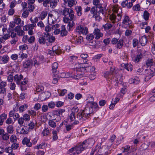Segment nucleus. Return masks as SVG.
<instances>
[{"instance_id": "obj_41", "label": "nucleus", "mask_w": 155, "mask_h": 155, "mask_svg": "<svg viewBox=\"0 0 155 155\" xmlns=\"http://www.w3.org/2000/svg\"><path fill=\"white\" fill-rule=\"evenodd\" d=\"M28 105L26 104L21 105L19 108V111L20 112H22L26 110L28 108Z\"/></svg>"}, {"instance_id": "obj_62", "label": "nucleus", "mask_w": 155, "mask_h": 155, "mask_svg": "<svg viewBox=\"0 0 155 155\" xmlns=\"http://www.w3.org/2000/svg\"><path fill=\"white\" fill-rule=\"evenodd\" d=\"M28 113L29 114L31 115L33 117L36 116L37 115L36 112L33 110H28Z\"/></svg>"}, {"instance_id": "obj_50", "label": "nucleus", "mask_w": 155, "mask_h": 155, "mask_svg": "<svg viewBox=\"0 0 155 155\" xmlns=\"http://www.w3.org/2000/svg\"><path fill=\"white\" fill-rule=\"evenodd\" d=\"M154 63L153 62L152 59H148L146 63V65L147 66L150 67L153 65Z\"/></svg>"}, {"instance_id": "obj_14", "label": "nucleus", "mask_w": 155, "mask_h": 155, "mask_svg": "<svg viewBox=\"0 0 155 155\" xmlns=\"http://www.w3.org/2000/svg\"><path fill=\"white\" fill-rule=\"evenodd\" d=\"M93 34L96 39H99L101 37H102L103 35V34L101 32L100 30L98 28H95L94 29Z\"/></svg>"}, {"instance_id": "obj_4", "label": "nucleus", "mask_w": 155, "mask_h": 155, "mask_svg": "<svg viewBox=\"0 0 155 155\" xmlns=\"http://www.w3.org/2000/svg\"><path fill=\"white\" fill-rule=\"evenodd\" d=\"M86 147V146L83 144L82 143L81 144L78 145L74 147H73L69 149L68 152L71 153L73 152V155H77L81 153Z\"/></svg>"}, {"instance_id": "obj_28", "label": "nucleus", "mask_w": 155, "mask_h": 155, "mask_svg": "<svg viewBox=\"0 0 155 155\" xmlns=\"http://www.w3.org/2000/svg\"><path fill=\"white\" fill-rule=\"evenodd\" d=\"M140 42L142 45L144 46L146 45L147 42V37L145 35L142 36L140 38Z\"/></svg>"}, {"instance_id": "obj_38", "label": "nucleus", "mask_w": 155, "mask_h": 155, "mask_svg": "<svg viewBox=\"0 0 155 155\" xmlns=\"http://www.w3.org/2000/svg\"><path fill=\"white\" fill-rule=\"evenodd\" d=\"M53 120L52 119L49 120L48 122V124L49 126L51 127L55 128L56 126V124L55 122V121Z\"/></svg>"}, {"instance_id": "obj_48", "label": "nucleus", "mask_w": 155, "mask_h": 155, "mask_svg": "<svg viewBox=\"0 0 155 155\" xmlns=\"http://www.w3.org/2000/svg\"><path fill=\"white\" fill-rule=\"evenodd\" d=\"M8 134H12L13 132V128L12 126L9 125L6 128Z\"/></svg>"}, {"instance_id": "obj_10", "label": "nucleus", "mask_w": 155, "mask_h": 155, "mask_svg": "<svg viewBox=\"0 0 155 155\" xmlns=\"http://www.w3.org/2000/svg\"><path fill=\"white\" fill-rule=\"evenodd\" d=\"M123 81L122 77L118 74H117L115 77H113L111 83L115 85H117L118 84H121Z\"/></svg>"}, {"instance_id": "obj_54", "label": "nucleus", "mask_w": 155, "mask_h": 155, "mask_svg": "<svg viewBox=\"0 0 155 155\" xmlns=\"http://www.w3.org/2000/svg\"><path fill=\"white\" fill-rule=\"evenodd\" d=\"M37 59L40 64H41L45 61L44 56L42 55L38 56Z\"/></svg>"}, {"instance_id": "obj_35", "label": "nucleus", "mask_w": 155, "mask_h": 155, "mask_svg": "<svg viewBox=\"0 0 155 155\" xmlns=\"http://www.w3.org/2000/svg\"><path fill=\"white\" fill-rule=\"evenodd\" d=\"M58 67V64L57 62H54L52 65V71L53 73H58L56 70Z\"/></svg>"}, {"instance_id": "obj_33", "label": "nucleus", "mask_w": 155, "mask_h": 155, "mask_svg": "<svg viewBox=\"0 0 155 155\" xmlns=\"http://www.w3.org/2000/svg\"><path fill=\"white\" fill-rule=\"evenodd\" d=\"M52 75L53 79L52 83L53 84H56L57 83L58 80L59 79V75H58V73L55 74V73H53Z\"/></svg>"}, {"instance_id": "obj_9", "label": "nucleus", "mask_w": 155, "mask_h": 155, "mask_svg": "<svg viewBox=\"0 0 155 155\" xmlns=\"http://www.w3.org/2000/svg\"><path fill=\"white\" fill-rule=\"evenodd\" d=\"M76 31L80 34L86 35L88 32V28L85 26H78L76 29Z\"/></svg>"}, {"instance_id": "obj_57", "label": "nucleus", "mask_w": 155, "mask_h": 155, "mask_svg": "<svg viewBox=\"0 0 155 155\" xmlns=\"http://www.w3.org/2000/svg\"><path fill=\"white\" fill-rule=\"evenodd\" d=\"M149 15L150 14L148 12L145 11L143 12V18L146 20H148L149 18Z\"/></svg>"}, {"instance_id": "obj_11", "label": "nucleus", "mask_w": 155, "mask_h": 155, "mask_svg": "<svg viewBox=\"0 0 155 155\" xmlns=\"http://www.w3.org/2000/svg\"><path fill=\"white\" fill-rule=\"evenodd\" d=\"M131 23V21L130 19L128 16H126L122 22V26L125 28L129 27L131 28L132 26L130 25Z\"/></svg>"}, {"instance_id": "obj_30", "label": "nucleus", "mask_w": 155, "mask_h": 155, "mask_svg": "<svg viewBox=\"0 0 155 155\" xmlns=\"http://www.w3.org/2000/svg\"><path fill=\"white\" fill-rule=\"evenodd\" d=\"M121 65L128 71H131L132 70V66L130 64L123 63Z\"/></svg>"}, {"instance_id": "obj_29", "label": "nucleus", "mask_w": 155, "mask_h": 155, "mask_svg": "<svg viewBox=\"0 0 155 155\" xmlns=\"http://www.w3.org/2000/svg\"><path fill=\"white\" fill-rule=\"evenodd\" d=\"M90 107H91L94 110V112L95 111H96V109H97L98 108V105L95 102H93V103H91V104H89V105H88Z\"/></svg>"}, {"instance_id": "obj_22", "label": "nucleus", "mask_w": 155, "mask_h": 155, "mask_svg": "<svg viewBox=\"0 0 155 155\" xmlns=\"http://www.w3.org/2000/svg\"><path fill=\"white\" fill-rule=\"evenodd\" d=\"M94 143V140L92 138H90L85 140L82 143L83 144L86 146L87 147L88 145H92Z\"/></svg>"}, {"instance_id": "obj_25", "label": "nucleus", "mask_w": 155, "mask_h": 155, "mask_svg": "<svg viewBox=\"0 0 155 155\" xmlns=\"http://www.w3.org/2000/svg\"><path fill=\"white\" fill-rule=\"evenodd\" d=\"M23 77L21 74L15 75L14 77V80L15 81L17 84L19 85L20 84V81L23 78Z\"/></svg>"}, {"instance_id": "obj_24", "label": "nucleus", "mask_w": 155, "mask_h": 155, "mask_svg": "<svg viewBox=\"0 0 155 155\" xmlns=\"http://www.w3.org/2000/svg\"><path fill=\"white\" fill-rule=\"evenodd\" d=\"M103 76L107 80H111L112 79V75L110 72L108 71H104L103 73Z\"/></svg>"}, {"instance_id": "obj_56", "label": "nucleus", "mask_w": 155, "mask_h": 155, "mask_svg": "<svg viewBox=\"0 0 155 155\" xmlns=\"http://www.w3.org/2000/svg\"><path fill=\"white\" fill-rule=\"evenodd\" d=\"M28 9L27 10L29 12H33L35 8L34 5H28Z\"/></svg>"}, {"instance_id": "obj_3", "label": "nucleus", "mask_w": 155, "mask_h": 155, "mask_svg": "<svg viewBox=\"0 0 155 155\" xmlns=\"http://www.w3.org/2000/svg\"><path fill=\"white\" fill-rule=\"evenodd\" d=\"M55 38L50 35L48 33H45L44 35H41L38 39L39 42L41 44H47L48 42L52 43L54 41Z\"/></svg>"}, {"instance_id": "obj_32", "label": "nucleus", "mask_w": 155, "mask_h": 155, "mask_svg": "<svg viewBox=\"0 0 155 155\" xmlns=\"http://www.w3.org/2000/svg\"><path fill=\"white\" fill-rule=\"evenodd\" d=\"M32 65V63L31 61L27 60L24 62L23 63V66L25 68H29Z\"/></svg>"}, {"instance_id": "obj_1", "label": "nucleus", "mask_w": 155, "mask_h": 155, "mask_svg": "<svg viewBox=\"0 0 155 155\" xmlns=\"http://www.w3.org/2000/svg\"><path fill=\"white\" fill-rule=\"evenodd\" d=\"M62 13L64 16L63 18V21L65 23H68L67 29L70 31L74 25L73 21L76 18V16L74 15L73 9L71 8H65L63 10Z\"/></svg>"}, {"instance_id": "obj_60", "label": "nucleus", "mask_w": 155, "mask_h": 155, "mask_svg": "<svg viewBox=\"0 0 155 155\" xmlns=\"http://www.w3.org/2000/svg\"><path fill=\"white\" fill-rule=\"evenodd\" d=\"M94 37V35L92 34H91L87 35L86 39L88 41H91L93 39Z\"/></svg>"}, {"instance_id": "obj_23", "label": "nucleus", "mask_w": 155, "mask_h": 155, "mask_svg": "<svg viewBox=\"0 0 155 155\" xmlns=\"http://www.w3.org/2000/svg\"><path fill=\"white\" fill-rule=\"evenodd\" d=\"M27 128V127L24 126L20 130L17 129V131L21 134H27L29 132V130Z\"/></svg>"}, {"instance_id": "obj_59", "label": "nucleus", "mask_w": 155, "mask_h": 155, "mask_svg": "<svg viewBox=\"0 0 155 155\" xmlns=\"http://www.w3.org/2000/svg\"><path fill=\"white\" fill-rule=\"evenodd\" d=\"M22 118H23L24 120L28 121H29L30 119V116L27 114H24Z\"/></svg>"}, {"instance_id": "obj_7", "label": "nucleus", "mask_w": 155, "mask_h": 155, "mask_svg": "<svg viewBox=\"0 0 155 155\" xmlns=\"http://www.w3.org/2000/svg\"><path fill=\"white\" fill-rule=\"evenodd\" d=\"M74 68L76 71L83 72L86 70V68H89L87 67L86 64L77 63L75 64Z\"/></svg>"}, {"instance_id": "obj_63", "label": "nucleus", "mask_w": 155, "mask_h": 155, "mask_svg": "<svg viewBox=\"0 0 155 155\" xmlns=\"http://www.w3.org/2000/svg\"><path fill=\"white\" fill-rule=\"evenodd\" d=\"M2 139L4 140H7L9 139V135L8 134L5 133L2 136Z\"/></svg>"}, {"instance_id": "obj_8", "label": "nucleus", "mask_w": 155, "mask_h": 155, "mask_svg": "<svg viewBox=\"0 0 155 155\" xmlns=\"http://www.w3.org/2000/svg\"><path fill=\"white\" fill-rule=\"evenodd\" d=\"M36 26V24H31L23 26V30L25 31H28V34L30 35H32L34 34V32L32 29Z\"/></svg>"}, {"instance_id": "obj_47", "label": "nucleus", "mask_w": 155, "mask_h": 155, "mask_svg": "<svg viewBox=\"0 0 155 155\" xmlns=\"http://www.w3.org/2000/svg\"><path fill=\"white\" fill-rule=\"evenodd\" d=\"M29 12L27 10H24L21 14V16L24 18H27L29 15Z\"/></svg>"}, {"instance_id": "obj_51", "label": "nucleus", "mask_w": 155, "mask_h": 155, "mask_svg": "<svg viewBox=\"0 0 155 155\" xmlns=\"http://www.w3.org/2000/svg\"><path fill=\"white\" fill-rule=\"evenodd\" d=\"M94 100V99L93 97L92 96L89 95L87 99V105H88L89 103L91 104V103L93 102Z\"/></svg>"}, {"instance_id": "obj_26", "label": "nucleus", "mask_w": 155, "mask_h": 155, "mask_svg": "<svg viewBox=\"0 0 155 155\" xmlns=\"http://www.w3.org/2000/svg\"><path fill=\"white\" fill-rule=\"evenodd\" d=\"M28 82L26 78H25L24 81L20 82V84H19L20 85L22 91L25 90L26 89V85Z\"/></svg>"}, {"instance_id": "obj_40", "label": "nucleus", "mask_w": 155, "mask_h": 155, "mask_svg": "<svg viewBox=\"0 0 155 155\" xmlns=\"http://www.w3.org/2000/svg\"><path fill=\"white\" fill-rule=\"evenodd\" d=\"M113 25L109 23H107L105 25H104L102 27H103L105 30H108L110 29L112 27Z\"/></svg>"}, {"instance_id": "obj_6", "label": "nucleus", "mask_w": 155, "mask_h": 155, "mask_svg": "<svg viewBox=\"0 0 155 155\" xmlns=\"http://www.w3.org/2000/svg\"><path fill=\"white\" fill-rule=\"evenodd\" d=\"M65 111V110L64 109H60L55 111L54 114L52 115L53 118V119H52L55 122L59 121L61 119L60 115H62V113L64 112Z\"/></svg>"}, {"instance_id": "obj_42", "label": "nucleus", "mask_w": 155, "mask_h": 155, "mask_svg": "<svg viewBox=\"0 0 155 155\" xmlns=\"http://www.w3.org/2000/svg\"><path fill=\"white\" fill-rule=\"evenodd\" d=\"M9 57L7 55H4L2 58L1 61L3 63H7L8 61Z\"/></svg>"}, {"instance_id": "obj_12", "label": "nucleus", "mask_w": 155, "mask_h": 155, "mask_svg": "<svg viewBox=\"0 0 155 155\" xmlns=\"http://www.w3.org/2000/svg\"><path fill=\"white\" fill-rule=\"evenodd\" d=\"M113 10L116 13V20H117V21H119L121 18V9L118 8H117L114 7Z\"/></svg>"}, {"instance_id": "obj_15", "label": "nucleus", "mask_w": 155, "mask_h": 155, "mask_svg": "<svg viewBox=\"0 0 155 155\" xmlns=\"http://www.w3.org/2000/svg\"><path fill=\"white\" fill-rule=\"evenodd\" d=\"M69 119L71 122L74 121L73 123V124H77L79 123V120H75V116L74 113L72 112L69 116Z\"/></svg>"}, {"instance_id": "obj_45", "label": "nucleus", "mask_w": 155, "mask_h": 155, "mask_svg": "<svg viewBox=\"0 0 155 155\" xmlns=\"http://www.w3.org/2000/svg\"><path fill=\"white\" fill-rule=\"evenodd\" d=\"M50 133L49 129L48 128L45 127L42 131V134L43 136H48Z\"/></svg>"}, {"instance_id": "obj_13", "label": "nucleus", "mask_w": 155, "mask_h": 155, "mask_svg": "<svg viewBox=\"0 0 155 155\" xmlns=\"http://www.w3.org/2000/svg\"><path fill=\"white\" fill-rule=\"evenodd\" d=\"M108 147L104 146L99 149L97 153L99 155H107L108 153Z\"/></svg>"}, {"instance_id": "obj_43", "label": "nucleus", "mask_w": 155, "mask_h": 155, "mask_svg": "<svg viewBox=\"0 0 155 155\" xmlns=\"http://www.w3.org/2000/svg\"><path fill=\"white\" fill-rule=\"evenodd\" d=\"M142 57V55L140 54L137 55V56L134 57L133 58V60L135 62H137L139 61Z\"/></svg>"}, {"instance_id": "obj_61", "label": "nucleus", "mask_w": 155, "mask_h": 155, "mask_svg": "<svg viewBox=\"0 0 155 155\" xmlns=\"http://www.w3.org/2000/svg\"><path fill=\"white\" fill-rule=\"evenodd\" d=\"M31 61L32 63V64L33 63L35 66L36 65L38 66V65L40 64L37 58V59L33 58L32 60Z\"/></svg>"}, {"instance_id": "obj_21", "label": "nucleus", "mask_w": 155, "mask_h": 155, "mask_svg": "<svg viewBox=\"0 0 155 155\" xmlns=\"http://www.w3.org/2000/svg\"><path fill=\"white\" fill-rule=\"evenodd\" d=\"M133 5L132 2L128 3V1L127 0L123 1L121 3V5L124 8L127 7L128 8H130Z\"/></svg>"}, {"instance_id": "obj_44", "label": "nucleus", "mask_w": 155, "mask_h": 155, "mask_svg": "<svg viewBox=\"0 0 155 155\" xmlns=\"http://www.w3.org/2000/svg\"><path fill=\"white\" fill-rule=\"evenodd\" d=\"M48 13L47 12L43 11L40 15L39 18L41 20H43L47 16Z\"/></svg>"}, {"instance_id": "obj_5", "label": "nucleus", "mask_w": 155, "mask_h": 155, "mask_svg": "<svg viewBox=\"0 0 155 155\" xmlns=\"http://www.w3.org/2000/svg\"><path fill=\"white\" fill-rule=\"evenodd\" d=\"M58 13L56 12H50L48 15V22L54 24L58 18Z\"/></svg>"}, {"instance_id": "obj_53", "label": "nucleus", "mask_w": 155, "mask_h": 155, "mask_svg": "<svg viewBox=\"0 0 155 155\" xmlns=\"http://www.w3.org/2000/svg\"><path fill=\"white\" fill-rule=\"evenodd\" d=\"M30 20L32 24H36V23L38 22V17H34V18L31 17L30 18Z\"/></svg>"}, {"instance_id": "obj_58", "label": "nucleus", "mask_w": 155, "mask_h": 155, "mask_svg": "<svg viewBox=\"0 0 155 155\" xmlns=\"http://www.w3.org/2000/svg\"><path fill=\"white\" fill-rule=\"evenodd\" d=\"M19 48L20 50L23 51L28 49V47L27 45L24 44L20 46Z\"/></svg>"}, {"instance_id": "obj_27", "label": "nucleus", "mask_w": 155, "mask_h": 155, "mask_svg": "<svg viewBox=\"0 0 155 155\" xmlns=\"http://www.w3.org/2000/svg\"><path fill=\"white\" fill-rule=\"evenodd\" d=\"M140 80L138 77H135L134 78H132L129 80V82L130 84H137L140 82Z\"/></svg>"}, {"instance_id": "obj_49", "label": "nucleus", "mask_w": 155, "mask_h": 155, "mask_svg": "<svg viewBox=\"0 0 155 155\" xmlns=\"http://www.w3.org/2000/svg\"><path fill=\"white\" fill-rule=\"evenodd\" d=\"M57 47V46H54L52 48L54 54L55 53L57 54H59L61 53V51L58 49H56Z\"/></svg>"}, {"instance_id": "obj_52", "label": "nucleus", "mask_w": 155, "mask_h": 155, "mask_svg": "<svg viewBox=\"0 0 155 155\" xmlns=\"http://www.w3.org/2000/svg\"><path fill=\"white\" fill-rule=\"evenodd\" d=\"M10 37V35L9 34H5L3 37L0 38V39H2V42L3 43L5 41L9 38Z\"/></svg>"}, {"instance_id": "obj_37", "label": "nucleus", "mask_w": 155, "mask_h": 155, "mask_svg": "<svg viewBox=\"0 0 155 155\" xmlns=\"http://www.w3.org/2000/svg\"><path fill=\"white\" fill-rule=\"evenodd\" d=\"M46 146V144L45 142H42L37 146L35 147V149H42L44 148Z\"/></svg>"}, {"instance_id": "obj_17", "label": "nucleus", "mask_w": 155, "mask_h": 155, "mask_svg": "<svg viewBox=\"0 0 155 155\" xmlns=\"http://www.w3.org/2000/svg\"><path fill=\"white\" fill-rule=\"evenodd\" d=\"M143 73L145 74H147V77H149L148 78H150L153 75L151 68L145 70L143 69Z\"/></svg>"}, {"instance_id": "obj_36", "label": "nucleus", "mask_w": 155, "mask_h": 155, "mask_svg": "<svg viewBox=\"0 0 155 155\" xmlns=\"http://www.w3.org/2000/svg\"><path fill=\"white\" fill-rule=\"evenodd\" d=\"M39 3L43 2V5L44 6L46 7L48 4H49L51 0H37Z\"/></svg>"}, {"instance_id": "obj_55", "label": "nucleus", "mask_w": 155, "mask_h": 155, "mask_svg": "<svg viewBox=\"0 0 155 155\" xmlns=\"http://www.w3.org/2000/svg\"><path fill=\"white\" fill-rule=\"evenodd\" d=\"M123 149V152H127L128 153V152L130 153V146H125L124 147H123L122 148Z\"/></svg>"}, {"instance_id": "obj_20", "label": "nucleus", "mask_w": 155, "mask_h": 155, "mask_svg": "<svg viewBox=\"0 0 155 155\" xmlns=\"http://www.w3.org/2000/svg\"><path fill=\"white\" fill-rule=\"evenodd\" d=\"M51 94L49 92L47 91L42 93L40 95V97L42 100H45L51 96Z\"/></svg>"}, {"instance_id": "obj_16", "label": "nucleus", "mask_w": 155, "mask_h": 155, "mask_svg": "<svg viewBox=\"0 0 155 155\" xmlns=\"http://www.w3.org/2000/svg\"><path fill=\"white\" fill-rule=\"evenodd\" d=\"M103 9H100L94 15H93V16L95 18L96 20L99 21L101 18V17L100 15H103Z\"/></svg>"}, {"instance_id": "obj_34", "label": "nucleus", "mask_w": 155, "mask_h": 155, "mask_svg": "<svg viewBox=\"0 0 155 155\" xmlns=\"http://www.w3.org/2000/svg\"><path fill=\"white\" fill-rule=\"evenodd\" d=\"M75 10L77 12V15L79 16H81L82 15V8L80 6H76L75 7Z\"/></svg>"}, {"instance_id": "obj_2", "label": "nucleus", "mask_w": 155, "mask_h": 155, "mask_svg": "<svg viewBox=\"0 0 155 155\" xmlns=\"http://www.w3.org/2000/svg\"><path fill=\"white\" fill-rule=\"evenodd\" d=\"M94 110L93 109L87 105L84 109L80 111L77 115V119L81 122H83L93 114Z\"/></svg>"}, {"instance_id": "obj_64", "label": "nucleus", "mask_w": 155, "mask_h": 155, "mask_svg": "<svg viewBox=\"0 0 155 155\" xmlns=\"http://www.w3.org/2000/svg\"><path fill=\"white\" fill-rule=\"evenodd\" d=\"M17 5V1L15 0L12 1L10 3V7L13 8Z\"/></svg>"}, {"instance_id": "obj_39", "label": "nucleus", "mask_w": 155, "mask_h": 155, "mask_svg": "<svg viewBox=\"0 0 155 155\" xmlns=\"http://www.w3.org/2000/svg\"><path fill=\"white\" fill-rule=\"evenodd\" d=\"M123 40L120 38L117 40V42L116 43L117 47V48H121L123 46Z\"/></svg>"}, {"instance_id": "obj_46", "label": "nucleus", "mask_w": 155, "mask_h": 155, "mask_svg": "<svg viewBox=\"0 0 155 155\" xmlns=\"http://www.w3.org/2000/svg\"><path fill=\"white\" fill-rule=\"evenodd\" d=\"M93 4L97 6L96 7L101 8H102V6L100 4V1L99 0H94L93 2Z\"/></svg>"}, {"instance_id": "obj_31", "label": "nucleus", "mask_w": 155, "mask_h": 155, "mask_svg": "<svg viewBox=\"0 0 155 155\" xmlns=\"http://www.w3.org/2000/svg\"><path fill=\"white\" fill-rule=\"evenodd\" d=\"M59 0H51L49 3H50V6L51 8H55L57 4V3L59 2Z\"/></svg>"}, {"instance_id": "obj_18", "label": "nucleus", "mask_w": 155, "mask_h": 155, "mask_svg": "<svg viewBox=\"0 0 155 155\" xmlns=\"http://www.w3.org/2000/svg\"><path fill=\"white\" fill-rule=\"evenodd\" d=\"M63 1L65 3H67L68 6L70 8L76 5L77 3L76 0H63Z\"/></svg>"}, {"instance_id": "obj_19", "label": "nucleus", "mask_w": 155, "mask_h": 155, "mask_svg": "<svg viewBox=\"0 0 155 155\" xmlns=\"http://www.w3.org/2000/svg\"><path fill=\"white\" fill-rule=\"evenodd\" d=\"M30 138L25 137L22 141L23 144L26 145L28 147H31L32 146V143L30 141Z\"/></svg>"}]
</instances>
